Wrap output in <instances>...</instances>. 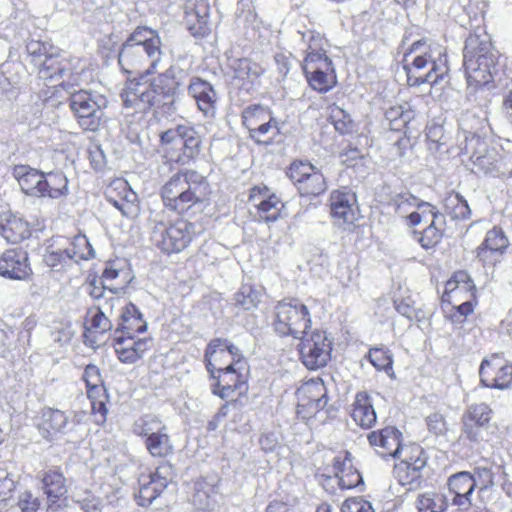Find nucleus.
Listing matches in <instances>:
<instances>
[{
    "label": "nucleus",
    "mask_w": 512,
    "mask_h": 512,
    "mask_svg": "<svg viewBox=\"0 0 512 512\" xmlns=\"http://www.w3.org/2000/svg\"><path fill=\"white\" fill-rule=\"evenodd\" d=\"M444 210L452 219H467L471 210L467 201L457 192H450L443 201Z\"/></svg>",
    "instance_id": "a18cd8bd"
},
{
    "label": "nucleus",
    "mask_w": 512,
    "mask_h": 512,
    "mask_svg": "<svg viewBox=\"0 0 512 512\" xmlns=\"http://www.w3.org/2000/svg\"><path fill=\"white\" fill-rule=\"evenodd\" d=\"M338 483L342 489H351L357 487L362 483V477L360 473L351 466L348 470L339 474Z\"/></svg>",
    "instance_id": "338daca9"
},
{
    "label": "nucleus",
    "mask_w": 512,
    "mask_h": 512,
    "mask_svg": "<svg viewBox=\"0 0 512 512\" xmlns=\"http://www.w3.org/2000/svg\"><path fill=\"white\" fill-rule=\"evenodd\" d=\"M278 131L277 123L273 119L272 121H264L259 124L257 128H254V130L249 133V135L257 143L268 144Z\"/></svg>",
    "instance_id": "052dcab7"
},
{
    "label": "nucleus",
    "mask_w": 512,
    "mask_h": 512,
    "mask_svg": "<svg viewBox=\"0 0 512 512\" xmlns=\"http://www.w3.org/2000/svg\"><path fill=\"white\" fill-rule=\"evenodd\" d=\"M184 74L181 68L170 66L165 72L148 81L157 108L173 102L179 87L183 84Z\"/></svg>",
    "instance_id": "dca6fc26"
},
{
    "label": "nucleus",
    "mask_w": 512,
    "mask_h": 512,
    "mask_svg": "<svg viewBox=\"0 0 512 512\" xmlns=\"http://www.w3.org/2000/svg\"><path fill=\"white\" fill-rule=\"evenodd\" d=\"M234 300L236 305L245 310H251L256 308L260 302V293L250 285H242L235 294Z\"/></svg>",
    "instance_id": "4d7b16f0"
},
{
    "label": "nucleus",
    "mask_w": 512,
    "mask_h": 512,
    "mask_svg": "<svg viewBox=\"0 0 512 512\" xmlns=\"http://www.w3.org/2000/svg\"><path fill=\"white\" fill-rule=\"evenodd\" d=\"M426 137L429 142V149L435 152L440 151L448 141V137L444 133L443 126L439 124L428 125Z\"/></svg>",
    "instance_id": "680f3d73"
},
{
    "label": "nucleus",
    "mask_w": 512,
    "mask_h": 512,
    "mask_svg": "<svg viewBox=\"0 0 512 512\" xmlns=\"http://www.w3.org/2000/svg\"><path fill=\"white\" fill-rule=\"evenodd\" d=\"M0 235L8 243H20L30 237V224L16 214L3 212L0 214Z\"/></svg>",
    "instance_id": "72a5a7b5"
},
{
    "label": "nucleus",
    "mask_w": 512,
    "mask_h": 512,
    "mask_svg": "<svg viewBox=\"0 0 512 512\" xmlns=\"http://www.w3.org/2000/svg\"><path fill=\"white\" fill-rule=\"evenodd\" d=\"M330 119L339 133L348 134L353 131L354 122L351 116L342 108L332 106L330 108Z\"/></svg>",
    "instance_id": "13d9d810"
},
{
    "label": "nucleus",
    "mask_w": 512,
    "mask_h": 512,
    "mask_svg": "<svg viewBox=\"0 0 512 512\" xmlns=\"http://www.w3.org/2000/svg\"><path fill=\"white\" fill-rule=\"evenodd\" d=\"M220 481L217 475H208L196 481L192 504L198 512H212L220 506Z\"/></svg>",
    "instance_id": "6ab92c4d"
},
{
    "label": "nucleus",
    "mask_w": 512,
    "mask_h": 512,
    "mask_svg": "<svg viewBox=\"0 0 512 512\" xmlns=\"http://www.w3.org/2000/svg\"><path fill=\"white\" fill-rule=\"evenodd\" d=\"M69 252L68 259L78 262L80 260H89L94 257V250L91 247L85 235H76L70 242L69 247H65Z\"/></svg>",
    "instance_id": "09e8293b"
},
{
    "label": "nucleus",
    "mask_w": 512,
    "mask_h": 512,
    "mask_svg": "<svg viewBox=\"0 0 512 512\" xmlns=\"http://www.w3.org/2000/svg\"><path fill=\"white\" fill-rule=\"evenodd\" d=\"M209 5L202 0L201 3L192 7L187 6L186 22L190 32L194 36H202L209 30Z\"/></svg>",
    "instance_id": "4c0bfd02"
},
{
    "label": "nucleus",
    "mask_w": 512,
    "mask_h": 512,
    "mask_svg": "<svg viewBox=\"0 0 512 512\" xmlns=\"http://www.w3.org/2000/svg\"><path fill=\"white\" fill-rule=\"evenodd\" d=\"M83 380L86 383L87 395L89 399L104 396L105 390L103 387L100 370L97 366L92 364L87 365L84 370Z\"/></svg>",
    "instance_id": "8fccbe9b"
},
{
    "label": "nucleus",
    "mask_w": 512,
    "mask_h": 512,
    "mask_svg": "<svg viewBox=\"0 0 512 512\" xmlns=\"http://www.w3.org/2000/svg\"><path fill=\"white\" fill-rule=\"evenodd\" d=\"M150 87L144 75L128 79L120 93L123 107L132 113H146L151 108H157Z\"/></svg>",
    "instance_id": "4468645a"
},
{
    "label": "nucleus",
    "mask_w": 512,
    "mask_h": 512,
    "mask_svg": "<svg viewBox=\"0 0 512 512\" xmlns=\"http://www.w3.org/2000/svg\"><path fill=\"white\" fill-rule=\"evenodd\" d=\"M508 244L503 231L494 227L487 232L484 242L477 248V258L485 265H494Z\"/></svg>",
    "instance_id": "c756f323"
},
{
    "label": "nucleus",
    "mask_w": 512,
    "mask_h": 512,
    "mask_svg": "<svg viewBox=\"0 0 512 512\" xmlns=\"http://www.w3.org/2000/svg\"><path fill=\"white\" fill-rule=\"evenodd\" d=\"M162 42L157 31L137 27L122 44L118 62L125 73H154L162 59Z\"/></svg>",
    "instance_id": "f257e3e1"
},
{
    "label": "nucleus",
    "mask_w": 512,
    "mask_h": 512,
    "mask_svg": "<svg viewBox=\"0 0 512 512\" xmlns=\"http://www.w3.org/2000/svg\"><path fill=\"white\" fill-rule=\"evenodd\" d=\"M205 359L207 370L211 376L236 368L238 361H246L238 347L222 339L213 340L208 344Z\"/></svg>",
    "instance_id": "2eb2a0df"
},
{
    "label": "nucleus",
    "mask_w": 512,
    "mask_h": 512,
    "mask_svg": "<svg viewBox=\"0 0 512 512\" xmlns=\"http://www.w3.org/2000/svg\"><path fill=\"white\" fill-rule=\"evenodd\" d=\"M351 417L358 426L365 429L371 428L376 423V412L371 397L366 392L356 394Z\"/></svg>",
    "instance_id": "e433bc0d"
},
{
    "label": "nucleus",
    "mask_w": 512,
    "mask_h": 512,
    "mask_svg": "<svg viewBox=\"0 0 512 512\" xmlns=\"http://www.w3.org/2000/svg\"><path fill=\"white\" fill-rule=\"evenodd\" d=\"M145 447L153 457H166L173 451L171 439L167 430H160L149 438L145 439Z\"/></svg>",
    "instance_id": "c03bdc74"
},
{
    "label": "nucleus",
    "mask_w": 512,
    "mask_h": 512,
    "mask_svg": "<svg viewBox=\"0 0 512 512\" xmlns=\"http://www.w3.org/2000/svg\"><path fill=\"white\" fill-rule=\"evenodd\" d=\"M479 375L485 387L506 389L512 384V364L500 355H492L482 361Z\"/></svg>",
    "instance_id": "a211bd4d"
},
{
    "label": "nucleus",
    "mask_w": 512,
    "mask_h": 512,
    "mask_svg": "<svg viewBox=\"0 0 512 512\" xmlns=\"http://www.w3.org/2000/svg\"><path fill=\"white\" fill-rule=\"evenodd\" d=\"M242 119L243 125L250 133L264 121H272L273 117L271 112L263 106H250L244 109Z\"/></svg>",
    "instance_id": "603ef678"
},
{
    "label": "nucleus",
    "mask_w": 512,
    "mask_h": 512,
    "mask_svg": "<svg viewBox=\"0 0 512 512\" xmlns=\"http://www.w3.org/2000/svg\"><path fill=\"white\" fill-rule=\"evenodd\" d=\"M417 200L418 198L410 193L396 195L393 199L396 212L401 217H407L409 219V214L413 211L412 209H416Z\"/></svg>",
    "instance_id": "0e129e2a"
},
{
    "label": "nucleus",
    "mask_w": 512,
    "mask_h": 512,
    "mask_svg": "<svg viewBox=\"0 0 512 512\" xmlns=\"http://www.w3.org/2000/svg\"><path fill=\"white\" fill-rule=\"evenodd\" d=\"M195 235L194 224L179 219L170 225L162 222L155 224L152 233V242L165 253H178L184 250Z\"/></svg>",
    "instance_id": "1a4fd4ad"
},
{
    "label": "nucleus",
    "mask_w": 512,
    "mask_h": 512,
    "mask_svg": "<svg viewBox=\"0 0 512 512\" xmlns=\"http://www.w3.org/2000/svg\"><path fill=\"white\" fill-rule=\"evenodd\" d=\"M462 154L467 155L473 165L472 171L497 177L508 171V154L497 144L477 135L465 137Z\"/></svg>",
    "instance_id": "20e7f679"
},
{
    "label": "nucleus",
    "mask_w": 512,
    "mask_h": 512,
    "mask_svg": "<svg viewBox=\"0 0 512 512\" xmlns=\"http://www.w3.org/2000/svg\"><path fill=\"white\" fill-rule=\"evenodd\" d=\"M31 273L27 252L21 249H9L0 257V276L23 280Z\"/></svg>",
    "instance_id": "a878e982"
},
{
    "label": "nucleus",
    "mask_w": 512,
    "mask_h": 512,
    "mask_svg": "<svg viewBox=\"0 0 512 512\" xmlns=\"http://www.w3.org/2000/svg\"><path fill=\"white\" fill-rule=\"evenodd\" d=\"M43 174L44 172L28 165H15L12 169V176L21 191L32 197H42Z\"/></svg>",
    "instance_id": "f704fd0d"
},
{
    "label": "nucleus",
    "mask_w": 512,
    "mask_h": 512,
    "mask_svg": "<svg viewBox=\"0 0 512 512\" xmlns=\"http://www.w3.org/2000/svg\"><path fill=\"white\" fill-rule=\"evenodd\" d=\"M297 415L302 419H310L323 410L327 403V390L319 378L303 383L296 391Z\"/></svg>",
    "instance_id": "ddd939ff"
},
{
    "label": "nucleus",
    "mask_w": 512,
    "mask_h": 512,
    "mask_svg": "<svg viewBox=\"0 0 512 512\" xmlns=\"http://www.w3.org/2000/svg\"><path fill=\"white\" fill-rule=\"evenodd\" d=\"M426 463L427 456L421 446H408L401 461L394 466L393 475L400 485L409 486V490L416 489L421 484Z\"/></svg>",
    "instance_id": "9d476101"
},
{
    "label": "nucleus",
    "mask_w": 512,
    "mask_h": 512,
    "mask_svg": "<svg viewBox=\"0 0 512 512\" xmlns=\"http://www.w3.org/2000/svg\"><path fill=\"white\" fill-rule=\"evenodd\" d=\"M401 432L395 427L388 426L384 429L373 431L369 434L368 440L372 447L381 457L391 456L393 458H401L405 453L404 447L401 445Z\"/></svg>",
    "instance_id": "4be33fe9"
},
{
    "label": "nucleus",
    "mask_w": 512,
    "mask_h": 512,
    "mask_svg": "<svg viewBox=\"0 0 512 512\" xmlns=\"http://www.w3.org/2000/svg\"><path fill=\"white\" fill-rule=\"evenodd\" d=\"M449 491L454 494L453 505L461 510H468L472 504L471 496L477 487L475 475L469 472H459L448 479Z\"/></svg>",
    "instance_id": "cd10ccee"
},
{
    "label": "nucleus",
    "mask_w": 512,
    "mask_h": 512,
    "mask_svg": "<svg viewBox=\"0 0 512 512\" xmlns=\"http://www.w3.org/2000/svg\"><path fill=\"white\" fill-rule=\"evenodd\" d=\"M300 339L299 353L303 364L310 370L325 366L331 352V342L325 332H307Z\"/></svg>",
    "instance_id": "f8f14e48"
},
{
    "label": "nucleus",
    "mask_w": 512,
    "mask_h": 512,
    "mask_svg": "<svg viewBox=\"0 0 512 512\" xmlns=\"http://www.w3.org/2000/svg\"><path fill=\"white\" fill-rule=\"evenodd\" d=\"M302 41L307 46L303 64H307L309 58H312V63H320L321 60H330L323 48L324 40L320 35H315L312 31H308L302 34Z\"/></svg>",
    "instance_id": "37998d69"
},
{
    "label": "nucleus",
    "mask_w": 512,
    "mask_h": 512,
    "mask_svg": "<svg viewBox=\"0 0 512 512\" xmlns=\"http://www.w3.org/2000/svg\"><path fill=\"white\" fill-rule=\"evenodd\" d=\"M302 67L309 85L314 90L325 93L335 85L336 76L331 60L312 63V58H309L307 64H303Z\"/></svg>",
    "instance_id": "393cba45"
},
{
    "label": "nucleus",
    "mask_w": 512,
    "mask_h": 512,
    "mask_svg": "<svg viewBox=\"0 0 512 512\" xmlns=\"http://www.w3.org/2000/svg\"><path fill=\"white\" fill-rule=\"evenodd\" d=\"M45 494L53 502L66 493L65 478L58 470L50 469L42 477Z\"/></svg>",
    "instance_id": "79ce46f5"
},
{
    "label": "nucleus",
    "mask_w": 512,
    "mask_h": 512,
    "mask_svg": "<svg viewBox=\"0 0 512 512\" xmlns=\"http://www.w3.org/2000/svg\"><path fill=\"white\" fill-rule=\"evenodd\" d=\"M188 94L196 101L198 109L205 116H213L216 109L217 93L213 86L198 77L192 78Z\"/></svg>",
    "instance_id": "473e14b6"
},
{
    "label": "nucleus",
    "mask_w": 512,
    "mask_h": 512,
    "mask_svg": "<svg viewBox=\"0 0 512 512\" xmlns=\"http://www.w3.org/2000/svg\"><path fill=\"white\" fill-rule=\"evenodd\" d=\"M414 117L415 112L408 103L392 106L385 112L389 128L393 131L402 130Z\"/></svg>",
    "instance_id": "a19ab883"
},
{
    "label": "nucleus",
    "mask_w": 512,
    "mask_h": 512,
    "mask_svg": "<svg viewBox=\"0 0 512 512\" xmlns=\"http://www.w3.org/2000/svg\"><path fill=\"white\" fill-rule=\"evenodd\" d=\"M87 317L90 324L89 329L95 333L104 334L114 327L113 319L107 318L103 312L99 313L93 308L88 310Z\"/></svg>",
    "instance_id": "bf43d9fd"
},
{
    "label": "nucleus",
    "mask_w": 512,
    "mask_h": 512,
    "mask_svg": "<svg viewBox=\"0 0 512 512\" xmlns=\"http://www.w3.org/2000/svg\"><path fill=\"white\" fill-rule=\"evenodd\" d=\"M418 512H445L447 503L442 495L436 493H424L416 500Z\"/></svg>",
    "instance_id": "864d4df0"
},
{
    "label": "nucleus",
    "mask_w": 512,
    "mask_h": 512,
    "mask_svg": "<svg viewBox=\"0 0 512 512\" xmlns=\"http://www.w3.org/2000/svg\"><path fill=\"white\" fill-rule=\"evenodd\" d=\"M474 289L471 279L464 271L456 272L445 285V293H453L455 297H458L461 293H469L470 298H473Z\"/></svg>",
    "instance_id": "3c124183"
},
{
    "label": "nucleus",
    "mask_w": 512,
    "mask_h": 512,
    "mask_svg": "<svg viewBox=\"0 0 512 512\" xmlns=\"http://www.w3.org/2000/svg\"><path fill=\"white\" fill-rule=\"evenodd\" d=\"M356 195L349 190H336L330 195V209L334 222L351 225L356 220Z\"/></svg>",
    "instance_id": "b1692460"
},
{
    "label": "nucleus",
    "mask_w": 512,
    "mask_h": 512,
    "mask_svg": "<svg viewBox=\"0 0 512 512\" xmlns=\"http://www.w3.org/2000/svg\"><path fill=\"white\" fill-rule=\"evenodd\" d=\"M161 145L168 162L186 165L199 155L201 138L193 127L178 125L161 134Z\"/></svg>",
    "instance_id": "39448f33"
},
{
    "label": "nucleus",
    "mask_w": 512,
    "mask_h": 512,
    "mask_svg": "<svg viewBox=\"0 0 512 512\" xmlns=\"http://www.w3.org/2000/svg\"><path fill=\"white\" fill-rule=\"evenodd\" d=\"M69 415L59 409L44 408L41 412L38 429L47 440H54L68 430Z\"/></svg>",
    "instance_id": "7c9ffc66"
},
{
    "label": "nucleus",
    "mask_w": 512,
    "mask_h": 512,
    "mask_svg": "<svg viewBox=\"0 0 512 512\" xmlns=\"http://www.w3.org/2000/svg\"><path fill=\"white\" fill-rule=\"evenodd\" d=\"M492 410L485 403L473 404L462 416V432L471 441H477L481 430L491 420Z\"/></svg>",
    "instance_id": "bb28decb"
},
{
    "label": "nucleus",
    "mask_w": 512,
    "mask_h": 512,
    "mask_svg": "<svg viewBox=\"0 0 512 512\" xmlns=\"http://www.w3.org/2000/svg\"><path fill=\"white\" fill-rule=\"evenodd\" d=\"M259 444L264 452H274L280 444V433L278 431L263 432L259 438Z\"/></svg>",
    "instance_id": "774afa93"
},
{
    "label": "nucleus",
    "mask_w": 512,
    "mask_h": 512,
    "mask_svg": "<svg viewBox=\"0 0 512 512\" xmlns=\"http://www.w3.org/2000/svg\"><path fill=\"white\" fill-rule=\"evenodd\" d=\"M416 209L418 211H412L409 214V222L413 226L419 224L422 220L428 221V217L432 220L434 219V215H442L433 205L419 199L417 200Z\"/></svg>",
    "instance_id": "e2e57ef3"
},
{
    "label": "nucleus",
    "mask_w": 512,
    "mask_h": 512,
    "mask_svg": "<svg viewBox=\"0 0 512 512\" xmlns=\"http://www.w3.org/2000/svg\"><path fill=\"white\" fill-rule=\"evenodd\" d=\"M342 512H374L371 503L362 497L349 498L344 501Z\"/></svg>",
    "instance_id": "69168bd1"
},
{
    "label": "nucleus",
    "mask_w": 512,
    "mask_h": 512,
    "mask_svg": "<svg viewBox=\"0 0 512 512\" xmlns=\"http://www.w3.org/2000/svg\"><path fill=\"white\" fill-rule=\"evenodd\" d=\"M107 200L125 216L132 214L136 208L137 195L123 179L113 181L106 190Z\"/></svg>",
    "instance_id": "2f4dec72"
},
{
    "label": "nucleus",
    "mask_w": 512,
    "mask_h": 512,
    "mask_svg": "<svg viewBox=\"0 0 512 512\" xmlns=\"http://www.w3.org/2000/svg\"><path fill=\"white\" fill-rule=\"evenodd\" d=\"M370 363L379 371L383 370L388 376L393 377V359L389 350L384 348H372L369 350Z\"/></svg>",
    "instance_id": "6e6d98bb"
},
{
    "label": "nucleus",
    "mask_w": 512,
    "mask_h": 512,
    "mask_svg": "<svg viewBox=\"0 0 512 512\" xmlns=\"http://www.w3.org/2000/svg\"><path fill=\"white\" fill-rule=\"evenodd\" d=\"M152 347V339L136 335H117L114 338V348L122 363L132 364L141 359Z\"/></svg>",
    "instance_id": "412c9836"
},
{
    "label": "nucleus",
    "mask_w": 512,
    "mask_h": 512,
    "mask_svg": "<svg viewBox=\"0 0 512 512\" xmlns=\"http://www.w3.org/2000/svg\"><path fill=\"white\" fill-rule=\"evenodd\" d=\"M232 68L236 78L253 82L262 73L263 69L249 59H237L233 62Z\"/></svg>",
    "instance_id": "5fc2aeb1"
},
{
    "label": "nucleus",
    "mask_w": 512,
    "mask_h": 512,
    "mask_svg": "<svg viewBox=\"0 0 512 512\" xmlns=\"http://www.w3.org/2000/svg\"><path fill=\"white\" fill-rule=\"evenodd\" d=\"M118 290H110L109 297L92 307L97 312H103L104 316L113 319L117 323V316L125 309L127 302L123 297L117 295Z\"/></svg>",
    "instance_id": "de8ad7c7"
},
{
    "label": "nucleus",
    "mask_w": 512,
    "mask_h": 512,
    "mask_svg": "<svg viewBox=\"0 0 512 512\" xmlns=\"http://www.w3.org/2000/svg\"><path fill=\"white\" fill-rule=\"evenodd\" d=\"M287 175L302 196H318L327 189L323 174L309 162L294 161Z\"/></svg>",
    "instance_id": "9b49d317"
},
{
    "label": "nucleus",
    "mask_w": 512,
    "mask_h": 512,
    "mask_svg": "<svg viewBox=\"0 0 512 512\" xmlns=\"http://www.w3.org/2000/svg\"><path fill=\"white\" fill-rule=\"evenodd\" d=\"M169 467H159L154 473L139 479L138 503L141 506L150 505L166 488L168 479L166 473Z\"/></svg>",
    "instance_id": "c85d7f7f"
},
{
    "label": "nucleus",
    "mask_w": 512,
    "mask_h": 512,
    "mask_svg": "<svg viewBox=\"0 0 512 512\" xmlns=\"http://www.w3.org/2000/svg\"><path fill=\"white\" fill-rule=\"evenodd\" d=\"M39 77L43 80L59 83L64 89H70L77 82L76 74L71 70L70 63L65 59H58L52 55L46 56L41 62Z\"/></svg>",
    "instance_id": "5701e85b"
},
{
    "label": "nucleus",
    "mask_w": 512,
    "mask_h": 512,
    "mask_svg": "<svg viewBox=\"0 0 512 512\" xmlns=\"http://www.w3.org/2000/svg\"><path fill=\"white\" fill-rule=\"evenodd\" d=\"M445 225L444 215H434L429 226L419 234L418 242L424 249L435 247L442 239Z\"/></svg>",
    "instance_id": "ea45409f"
},
{
    "label": "nucleus",
    "mask_w": 512,
    "mask_h": 512,
    "mask_svg": "<svg viewBox=\"0 0 512 512\" xmlns=\"http://www.w3.org/2000/svg\"><path fill=\"white\" fill-rule=\"evenodd\" d=\"M249 202L257 208L259 218L265 222L276 221L283 208V203L279 197L271 194L266 186H254L250 190Z\"/></svg>",
    "instance_id": "aec40b11"
},
{
    "label": "nucleus",
    "mask_w": 512,
    "mask_h": 512,
    "mask_svg": "<svg viewBox=\"0 0 512 512\" xmlns=\"http://www.w3.org/2000/svg\"><path fill=\"white\" fill-rule=\"evenodd\" d=\"M210 194L207 178L191 169L178 171L161 188L164 206L179 214L207 201Z\"/></svg>",
    "instance_id": "7ed1b4c3"
},
{
    "label": "nucleus",
    "mask_w": 512,
    "mask_h": 512,
    "mask_svg": "<svg viewBox=\"0 0 512 512\" xmlns=\"http://www.w3.org/2000/svg\"><path fill=\"white\" fill-rule=\"evenodd\" d=\"M146 328L147 323L138 308L132 303H127L125 309L117 316L116 333L125 336L135 335L144 332Z\"/></svg>",
    "instance_id": "c9c22d12"
},
{
    "label": "nucleus",
    "mask_w": 512,
    "mask_h": 512,
    "mask_svg": "<svg viewBox=\"0 0 512 512\" xmlns=\"http://www.w3.org/2000/svg\"><path fill=\"white\" fill-rule=\"evenodd\" d=\"M67 90L70 94L69 105L79 126L87 131H96L100 127L106 99L87 90Z\"/></svg>",
    "instance_id": "6e6552de"
},
{
    "label": "nucleus",
    "mask_w": 512,
    "mask_h": 512,
    "mask_svg": "<svg viewBox=\"0 0 512 512\" xmlns=\"http://www.w3.org/2000/svg\"><path fill=\"white\" fill-rule=\"evenodd\" d=\"M42 184V197L58 199L68 193V179L61 171L44 172Z\"/></svg>",
    "instance_id": "58836bf2"
},
{
    "label": "nucleus",
    "mask_w": 512,
    "mask_h": 512,
    "mask_svg": "<svg viewBox=\"0 0 512 512\" xmlns=\"http://www.w3.org/2000/svg\"><path fill=\"white\" fill-rule=\"evenodd\" d=\"M311 325L308 307L298 299H284L275 306L274 329L281 336L300 338Z\"/></svg>",
    "instance_id": "0eeeda50"
},
{
    "label": "nucleus",
    "mask_w": 512,
    "mask_h": 512,
    "mask_svg": "<svg viewBox=\"0 0 512 512\" xmlns=\"http://www.w3.org/2000/svg\"><path fill=\"white\" fill-rule=\"evenodd\" d=\"M494 65L495 55L491 51V44L476 35L469 36L464 47V68L468 84H488L492 79Z\"/></svg>",
    "instance_id": "423d86ee"
},
{
    "label": "nucleus",
    "mask_w": 512,
    "mask_h": 512,
    "mask_svg": "<svg viewBox=\"0 0 512 512\" xmlns=\"http://www.w3.org/2000/svg\"><path fill=\"white\" fill-rule=\"evenodd\" d=\"M160 430H167V427L158 416L152 414H146L140 417L132 426L133 433L137 436L145 437V439Z\"/></svg>",
    "instance_id": "49530a36"
},
{
    "label": "nucleus",
    "mask_w": 512,
    "mask_h": 512,
    "mask_svg": "<svg viewBox=\"0 0 512 512\" xmlns=\"http://www.w3.org/2000/svg\"><path fill=\"white\" fill-rule=\"evenodd\" d=\"M407 82L410 86L424 83L436 84L449 72L446 48L441 44L419 40L414 42L405 54Z\"/></svg>",
    "instance_id": "f03ea898"
},
{
    "label": "nucleus",
    "mask_w": 512,
    "mask_h": 512,
    "mask_svg": "<svg viewBox=\"0 0 512 512\" xmlns=\"http://www.w3.org/2000/svg\"><path fill=\"white\" fill-rule=\"evenodd\" d=\"M248 371L247 361H238L236 362V368L215 374V376H212L215 380V383L211 385L212 393L222 399L232 396L236 391L241 395L247 389Z\"/></svg>",
    "instance_id": "f3484780"
}]
</instances>
